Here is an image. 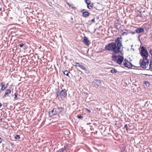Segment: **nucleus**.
<instances>
[{
  "label": "nucleus",
  "instance_id": "nucleus-1",
  "mask_svg": "<svg viewBox=\"0 0 152 152\" xmlns=\"http://www.w3.org/2000/svg\"><path fill=\"white\" fill-rule=\"evenodd\" d=\"M122 38L118 37L114 42H112L107 44L105 47V49L107 51H112V60L116 61L119 64H121L124 61V56L120 55L116 56V54L120 53L123 55L124 47L122 43Z\"/></svg>",
  "mask_w": 152,
  "mask_h": 152
},
{
  "label": "nucleus",
  "instance_id": "nucleus-2",
  "mask_svg": "<svg viewBox=\"0 0 152 152\" xmlns=\"http://www.w3.org/2000/svg\"><path fill=\"white\" fill-rule=\"evenodd\" d=\"M150 55L146 48L143 46V69L146 68L148 66L149 60L148 58Z\"/></svg>",
  "mask_w": 152,
  "mask_h": 152
},
{
  "label": "nucleus",
  "instance_id": "nucleus-3",
  "mask_svg": "<svg viewBox=\"0 0 152 152\" xmlns=\"http://www.w3.org/2000/svg\"><path fill=\"white\" fill-rule=\"evenodd\" d=\"M67 94L66 90H62L61 91L59 90L58 88L56 92V98H61V99L64 98L66 96Z\"/></svg>",
  "mask_w": 152,
  "mask_h": 152
},
{
  "label": "nucleus",
  "instance_id": "nucleus-4",
  "mask_svg": "<svg viewBox=\"0 0 152 152\" xmlns=\"http://www.w3.org/2000/svg\"><path fill=\"white\" fill-rule=\"evenodd\" d=\"M149 22L143 24V35H145L144 36L145 38H147L148 37V31L149 29Z\"/></svg>",
  "mask_w": 152,
  "mask_h": 152
},
{
  "label": "nucleus",
  "instance_id": "nucleus-5",
  "mask_svg": "<svg viewBox=\"0 0 152 152\" xmlns=\"http://www.w3.org/2000/svg\"><path fill=\"white\" fill-rule=\"evenodd\" d=\"M144 132L146 135L145 134V136H143V139H145V141H143V142H144L146 145H148V144L149 140H148V133H149V131L148 130V129H145Z\"/></svg>",
  "mask_w": 152,
  "mask_h": 152
},
{
  "label": "nucleus",
  "instance_id": "nucleus-6",
  "mask_svg": "<svg viewBox=\"0 0 152 152\" xmlns=\"http://www.w3.org/2000/svg\"><path fill=\"white\" fill-rule=\"evenodd\" d=\"M48 114L49 117H52L55 115H58L56 108H54L52 110L50 111L48 113Z\"/></svg>",
  "mask_w": 152,
  "mask_h": 152
},
{
  "label": "nucleus",
  "instance_id": "nucleus-7",
  "mask_svg": "<svg viewBox=\"0 0 152 152\" xmlns=\"http://www.w3.org/2000/svg\"><path fill=\"white\" fill-rule=\"evenodd\" d=\"M75 66L76 67H80L81 69L84 70L86 73H89L88 70L84 66L80 64L79 63H76L75 65Z\"/></svg>",
  "mask_w": 152,
  "mask_h": 152
},
{
  "label": "nucleus",
  "instance_id": "nucleus-8",
  "mask_svg": "<svg viewBox=\"0 0 152 152\" xmlns=\"http://www.w3.org/2000/svg\"><path fill=\"white\" fill-rule=\"evenodd\" d=\"M93 83H94L96 87H98L99 86H101L102 81L100 80L94 79L93 82Z\"/></svg>",
  "mask_w": 152,
  "mask_h": 152
},
{
  "label": "nucleus",
  "instance_id": "nucleus-9",
  "mask_svg": "<svg viewBox=\"0 0 152 152\" xmlns=\"http://www.w3.org/2000/svg\"><path fill=\"white\" fill-rule=\"evenodd\" d=\"M143 9H144V10H143V16L145 18H146V19H150V17L149 15H150V13L148 12L147 10H145V8H144L143 7Z\"/></svg>",
  "mask_w": 152,
  "mask_h": 152
},
{
  "label": "nucleus",
  "instance_id": "nucleus-10",
  "mask_svg": "<svg viewBox=\"0 0 152 152\" xmlns=\"http://www.w3.org/2000/svg\"><path fill=\"white\" fill-rule=\"evenodd\" d=\"M83 42L86 45L88 46L90 44V42L86 37H84L83 39Z\"/></svg>",
  "mask_w": 152,
  "mask_h": 152
},
{
  "label": "nucleus",
  "instance_id": "nucleus-11",
  "mask_svg": "<svg viewBox=\"0 0 152 152\" xmlns=\"http://www.w3.org/2000/svg\"><path fill=\"white\" fill-rule=\"evenodd\" d=\"M11 91L10 89H7L5 91V94H4L3 97L4 98H6L7 96H8L9 95V94H10Z\"/></svg>",
  "mask_w": 152,
  "mask_h": 152
},
{
  "label": "nucleus",
  "instance_id": "nucleus-12",
  "mask_svg": "<svg viewBox=\"0 0 152 152\" xmlns=\"http://www.w3.org/2000/svg\"><path fill=\"white\" fill-rule=\"evenodd\" d=\"M124 64L125 67L129 68H132L133 66L130 62L124 63Z\"/></svg>",
  "mask_w": 152,
  "mask_h": 152
},
{
  "label": "nucleus",
  "instance_id": "nucleus-13",
  "mask_svg": "<svg viewBox=\"0 0 152 152\" xmlns=\"http://www.w3.org/2000/svg\"><path fill=\"white\" fill-rule=\"evenodd\" d=\"M57 111H58V114H59L64 110V109L63 107H59L57 106L56 108Z\"/></svg>",
  "mask_w": 152,
  "mask_h": 152
},
{
  "label": "nucleus",
  "instance_id": "nucleus-14",
  "mask_svg": "<svg viewBox=\"0 0 152 152\" xmlns=\"http://www.w3.org/2000/svg\"><path fill=\"white\" fill-rule=\"evenodd\" d=\"M90 14V13L87 11H84L83 13L82 16L83 17L86 18L89 16Z\"/></svg>",
  "mask_w": 152,
  "mask_h": 152
},
{
  "label": "nucleus",
  "instance_id": "nucleus-15",
  "mask_svg": "<svg viewBox=\"0 0 152 152\" xmlns=\"http://www.w3.org/2000/svg\"><path fill=\"white\" fill-rule=\"evenodd\" d=\"M94 7V5L93 3L89 2L87 5V7L88 9L90 10L91 9Z\"/></svg>",
  "mask_w": 152,
  "mask_h": 152
},
{
  "label": "nucleus",
  "instance_id": "nucleus-16",
  "mask_svg": "<svg viewBox=\"0 0 152 152\" xmlns=\"http://www.w3.org/2000/svg\"><path fill=\"white\" fill-rule=\"evenodd\" d=\"M145 103V104H144V107H146L147 108L148 106L149 105V102L146 99H143V103Z\"/></svg>",
  "mask_w": 152,
  "mask_h": 152
},
{
  "label": "nucleus",
  "instance_id": "nucleus-17",
  "mask_svg": "<svg viewBox=\"0 0 152 152\" xmlns=\"http://www.w3.org/2000/svg\"><path fill=\"white\" fill-rule=\"evenodd\" d=\"M135 31L138 33H141L142 32V27L138 28L135 30Z\"/></svg>",
  "mask_w": 152,
  "mask_h": 152
},
{
  "label": "nucleus",
  "instance_id": "nucleus-18",
  "mask_svg": "<svg viewBox=\"0 0 152 152\" xmlns=\"http://www.w3.org/2000/svg\"><path fill=\"white\" fill-rule=\"evenodd\" d=\"M1 90L2 91H4L7 88V86H5L4 84H3L2 83H1Z\"/></svg>",
  "mask_w": 152,
  "mask_h": 152
},
{
  "label": "nucleus",
  "instance_id": "nucleus-19",
  "mask_svg": "<svg viewBox=\"0 0 152 152\" xmlns=\"http://www.w3.org/2000/svg\"><path fill=\"white\" fill-rule=\"evenodd\" d=\"M131 127V125L129 124H128L127 125V124H125L124 126V127L126 128V130L127 131L128 130H130L131 129L130 128V127Z\"/></svg>",
  "mask_w": 152,
  "mask_h": 152
},
{
  "label": "nucleus",
  "instance_id": "nucleus-20",
  "mask_svg": "<svg viewBox=\"0 0 152 152\" xmlns=\"http://www.w3.org/2000/svg\"><path fill=\"white\" fill-rule=\"evenodd\" d=\"M140 42L141 43V45L140 46V51L141 55L142 57V44L141 42Z\"/></svg>",
  "mask_w": 152,
  "mask_h": 152
},
{
  "label": "nucleus",
  "instance_id": "nucleus-21",
  "mask_svg": "<svg viewBox=\"0 0 152 152\" xmlns=\"http://www.w3.org/2000/svg\"><path fill=\"white\" fill-rule=\"evenodd\" d=\"M63 74L66 75V76L68 77H70L69 76V74L70 73L67 70H64L63 72Z\"/></svg>",
  "mask_w": 152,
  "mask_h": 152
},
{
  "label": "nucleus",
  "instance_id": "nucleus-22",
  "mask_svg": "<svg viewBox=\"0 0 152 152\" xmlns=\"http://www.w3.org/2000/svg\"><path fill=\"white\" fill-rule=\"evenodd\" d=\"M152 65V60H150V61L149 69H147L146 70H149V69L151 71H152V68L151 67Z\"/></svg>",
  "mask_w": 152,
  "mask_h": 152
},
{
  "label": "nucleus",
  "instance_id": "nucleus-23",
  "mask_svg": "<svg viewBox=\"0 0 152 152\" xmlns=\"http://www.w3.org/2000/svg\"><path fill=\"white\" fill-rule=\"evenodd\" d=\"M144 84L147 87H149L150 85V83L148 81H145L144 82Z\"/></svg>",
  "mask_w": 152,
  "mask_h": 152
},
{
  "label": "nucleus",
  "instance_id": "nucleus-24",
  "mask_svg": "<svg viewBox=\"0 0 152 152\" xmlns=\"http://www.w3.org/2000/svg\"><path fill=\"white\" fill-rule=\"evenodd\" d=\"M117 70L115 68H113L110 71V72L112 73H115L117 72Z\"/></svg>",
  "mask_w": 152,
  "mask_h": 152
},
{
  "label": "nucleus",
  "instance_id": "nucleus-25",
  "mask_svg": "<svg viewBox=\"0 0 152 152\" xmlns=\"http://www.w3.org/2000/svg\"><path fill=\"white\" fill-rule=\"evenodd\" d=\"M149 20L150 19H146V18H143V22H147H147H149Z\"/></svg>",
  "mask_w": 152,
  "mask_h": 152
},
{
  "label": "nucleus",
  "instance_id": "nucleus-26",
  "mask_svg": "<svg viewBox=\"0 0 152 152\" xmlns=\"http://www.w3.org/2000/svg\"><path fill=\"white\" fill-rule=\"evenodd\" d=\"M20 135H16L15 136V139L16 140H17L20 139Z\"/></svg>",
  "mask_w": 152,
  "mask_h": 152
},
{
  "label": "nucleus",
  "instance_id": "nucleus-27",
  "mask_svg": "<svg viewBox=\"0 0 152 152\" xmlns=\"http://www.w3.org/2000/svg\"><path fill=\"white\" fill-rule=\"evenodd\" d=\"M77 118L80 119H82L83 118V116L81 115H78L77 116Z\"/></svg>",
  "mask_w": 152,
  "mask_h": 152
},
{
  "label": "nucleus",
  "instance_id": "nucleus-28",
  "mask_svg": "<svg viewBox=\"0 0 152 152\" xmlns=\"http://www.w3.org/2000/svg\"><path fill=\"white\" fill-rule=\"evenodd\" d=\"M145 144V145L143 146V150H144V149H147V145H146L145 144V143H143V144Z\"/></svg>",
  "mask_w": 152,
  "mask_h": 152
},
{
  "label": "nucleus",
  "instance_id": "nucleus-29",
  "mask_svg": "<svg viewBox=\"0 0 152 152\" xmlns=\"http://www.w3.org/2000/svg\"><path fill=\"white\" fill-rule=\"evenodd\" d=\"M140 66L142 68V59H141L140 60Z\"/></svg>",
  "mask_w": 152,
  "mask_h": 152
},
{
  "label": "nucleus",
  "instance_id": "nucleus-30",
  "mask_svg": "<svg viewBox=\"0 0 152 152\" xmlns=\"http://www.w3.org/2000/svg\"><path fill=\"white\" fill-rule=\"evenodd\" d=\"M69 7H71L73 9L75 8V7H74V5L72 4H71L70 5Z\"/></svg>",
  "mask_w": 152,
  "mask_h": 152
},
{
  "label": "nucleus",
  "instance_id": "nucleus-31",
  "mask_svg": "<svg viewBox=\"0 0 152 152\" xmlns=\"http://www.w3.org/2000/svg\"><path fill=\"white\" fill-rule=\"evenodd\" d=\"M85 1L86 3L87 4V5L89 3V2H91V1L89 0H85Z\"/></svg>",
  "mask_w": 152,
  "mask_h": 152
},
{
  "label": "nucleus",
  "instance_id": "nucleus-32",
  "mask_svg": "<svg viewBox=\"0 0 152 152\" xmlns=\"http://www.w3.org/2000/svg\"><path fill=\"white\" fill-rule=\"evenodd\" d=\"M17 95H18V94L17 93H15V94H14V95H15L14 99H17Z\"/></svg>",
  "mask_w": 152,
  "mask_h": 152
},
{
  "label": "nucleus",
  "instance_id": "nucleus-33",
  "mask_svg": "<svg viewBox=\"0 0 152 152\" xmlns=\"http://www.w3.org/2000/svg\"><path fill=\"white\" fill-rule=\"evenodd\" d=\"M64 149H63L62 148H61V149L59 150V152H64Z\"/></svg>",
  "mask_w": 152,
  "mask_h": 152
},
{
  "label": "nucleus",
  "instance_id": "nucleus-34",
  "mask_svg": "<svg viewBox=\"0 0 152 152\" xmlns=\"http://www.w3.org/2000/svg\"><path fill=\"white\" fill-rule=\"evenodd\" d=\"M124 62H123V63H126V62H129V61H128V60L126 58H125L124 60Z\"/></svg>",
  "mask_w": 152,
  "mask_h": 152
},
{
  "label": "nucleus",
  "instance_id": "nucleus-35",
  "mask_svg": "<svg viewBox=\"0 0 152 152\" xmlns=\"http://www.w3.org/2000/svg\"><path fill=\"white\" fill-rule=\"evenodd\" d=\"M143 79H145L146 80H150V78L149 77H145V78Z\"/></svg>",
  "mask_w": 152,
  "mask_h": 152
},
{
  "label": "nucleus",
  "instance_id": "nucleus-36",
  "mask_svg": "<svg viewBox=\"0 0 152 152\" xmlns=\"http://www.w3.org/2000/svg\"><path fill=\"white\" fill-rule=\"evenodd\" d=\"M19 45L20 47H22L23 45V44L22 43H20L19 44Z\"/></svg>",
  "mask_w": 152,
  "mask_h": 152
},
{
  "label": "nucleus",
  "instance_id": "nucleus-37",
  "mask_svg": "<svg viewBox=\"0 0 152 152\" xmlns=\"http://www.w3.org/2000/svg\"><path fill=\"white\" fill-rule=\"evenodd\" d=\"M9 143H10V144L12 146V148L13 147V145H14V144L13 143H12V142H10V141H9Z\"/></svg>",
  "mask_w": 152,
  "mask_h": 152
},
{
  "label": "nucleus",
  "instance_id": "nucleus-38",
  "mask_svg": "<svg viewBox=\"0 0 152 152\" xmlns=\"http://www.w3.org/2000/svg\"><path fill=\"white\" fill-rule=\"evenodd\" d=\"M142 128L141 127L139 128L138 129V131L139 132H140V131H142Z\"/></svg>",
  "mask_w": 152,
  "mask_h": 152
},
{
  "label": "nucleus",
  "instance_id": "nucleus-39",
  "mask_svg": "<svg viewBox=\"0 0 152 152\" xmlns=\"http://www.w3.org/2000/svg\"><path fill=\"white\" fill-rule=\"evenodd\" d=\"M127 34H128V33L126 32H124L122 34L123 35H127Z\"/></svg>",
  "mask_w": 152,
  "mask_h": 152
},
{
  "label": "nucleus",
  "instance_id": "nucleus-40",
  "mask_svg": "<svg viewBox=\"0 0 152 152\" xmlns=\"http://www.w3.org/2000/svg\"><path fill=\"white\" fill-rule=\"evenodd\" d=\"M149 52L151 56H152V50L151 49H150Z\"/></svg>",
  "mask_w": 152,
  "mask_h": 152
},
{
  "label": "nucleus",
  "instance_id": "nucleus-41",
  "mask_svg": "<svg viewBox=\"0 0 152 152\" xmlns=\"http://www.w3.org/2000/svg\"><path fill=\"white\" fill-rule=\"evenodd\" d=\"M143 152H149V151H148L147 149H144V151H143Z\"/></svg>",
  "mask_w": 152,
  "mask_h": 152
},
{
  "label": "nucleus",
  "instance_id": "nucleus-42",
  "mask_svg": "<svg viewBox=\"0 0 152 152\" xmlns=\"http://www.w3.org/2000/svg\"><path fill=\"white\" fill-rule=\"evenodd\" d=\"M143 75H145L146 76H152V75H148V74H143Z\"/></svg>",
  "mask_w": 152,
  "mask_h": 152
},
{
  "label": "nucleus",
  "instance_id": "nucleus-43",
  "mask_svg": "<svg viewBox=\"0 0 152 152\" xmlns=\"http://www.w3.org/2000/svg\"><path fill=\"white\" fill-rule=\"evenodd\" d=\"M67 146H68L67 145H64V148H62L63 149H64V150H65V149H66V148H67Z\"/></svg>",
  "mask_w": 152,
  "mask_h": 152
},
{
  "label": "nucleus",
  "instance_id": "nucleus-44",
  "mask_svg": "<svg viewBox=\"0 0 152 152\" xmlns=\"http://www.w3.org/2000/svg\"><path fill=\"white\" fill-rule=\"evenodd\" d=\"M91 20L92 22H94L95 21V18H93V19H92Z\"/></svg>",
  "mask_w": 152,
  "mask_h": 152
},
{
  "label": "nucleus",
  "instance_id": "nucleus-45",
  "mask_svg": "<svg viewBox=\"0 0 152 152\" xmlns=\"http://www.w3.org/2000/svg\"><path fill=\"white\" fill-rule=\"evenodd\" d=\"M86 110H87V111L88 113H91V111L89 109H86Z\"/></svg>",
  "mask_w": 152,
  "mask_h": 152
},
{
  "label": "nucleus",
  "instance_id": "nucleus-46",
  "mask_svg": "<svg viewBox=\"0 0 152 152\" xmlns=\"http://www.w3.org/2000/svg\"><path fill=\"white\" fill-rule=\"evenodd\" d=\"M3 139L1 138L0 137V143H1Z\"/></svg>",
  "mask_w": 152,
  "mask_h": 152
},
{
  "label": "nucleus",
  "instance_id": "nucleus-47",
  "mask_svg": "<svg viewBox=\"0 0 152 152\" xmlns=\"http://www.w3.org/2000/svg\"><path fill=\"white\" fill-rule=\"evenodd\" d=\"M86 10L84 9H83L82 10V11H81V12L82 13H83V12H84V11H85Z\"/></svg>",
  "mask_w": 152,
  "mask_h": 152
},
{
  "label": "nucleus",
  "instance_id": "nucleus-48",
  "mask_svg": "<svg viewBox=\"0 0 152 152\" xmlns=\"http://www.w3.org/2000/svg\"><path fill=\"white\" fill-rule=\"evenodd\" d=\"M140 15L138 14V15L140 16L141 17L142 15H141V13L140 12Z\"/></svg>",
  "mask_w": 152,
  "mask_h": 152
},
{
  "label": "nucleus",
  "instance_id": "nucleus-49",
  "mask_svg": "<svg viewBox=\"0 0 152 152\" xmlns=\"http://www.w3.org/2000/svg\"><path fill=\"white\" fill-rule=\"evenodd\" d=\"M67 4H68V5L69 7V6L70 5H71V4H69V3H67Z\"/></svg>",
  "mask_w": 152,
  "mask_h": 152
},
{
  "label": "nucleus",
  "instance_id": "nucleus-50",
  "mask_svg": "<svg viewBox=\"0 0 152 152\" xmlns=\"http://www.w3.org/2000/svg\"><path fill=\"white\" fill-rule=\"evenodd\" d=\"M144 125H145V123H143V128H144Z\"/></svg>",
  "mask_w": 152,
  "mask_h": 152
},
{
  "label": "nucleus",
  "instance_id": "nucleus-51",
  "mask_svg": "<svg viewBox=\"0 0 152 152\" xmlns=\"http://www.w3.org/2000/svg\"><path fill=\"white\" fill-rule=\"evenodd\" d=\"M8 83H7L6 85H5V86H7H7H8Z\"/></svg>",
  "mask_w": 152,
  "mask_h": 152
},
{
  "label": "nucleus",
  "instance_id": "nucleus-52",
  "mask_svg": "<svg viewBox=\"0 0 152 152\" xmlns=\"http://www.w3.org/2000/svg\"><path fill=\"white\" fill-rule=\"evenodd\" d=\"M2 8H0V11L1 10Z\"/></svg>",
  "mask_w": 152,
  "mask_h": 152
},
{
  "label": "nucleus",
  "instance_id": "nucleus-53",
  "mask_svg": "<svg viewBox=\"0 0 152 152\" xmlns=\"http://www.w3.org/2000/svg\"><path fill=\"white\" fill-rule=\"evenodd\" d=\"M135 33H134V32H132V34H134Z\"/></svg>",
  "mask_w": 152,
  "mask_h": 152
},
{
  "label": "nucleus",
  "instance_id": "nucleus-54",
  "mask_svg": "<svg viewBox=\"0 0 152 152\" xmlns=\"http://www.w3.org/2000/svg\"><path fill=\"white\" fill-rule=\"evenodd\" d=\"M25 56H25V55H23V57H25Z\"/></svg>",
  "mask_w": 152,
  "mask_h": 152
},
{
  "label": "nucleus",
  "instance_id": "nucleus-55",
  "mask_svg": "<svg viewBox=\"0 0 152 152\" xmlns=\"http://www.w3.org/2000/svg\"><path fill=\"white\" fill-rule=\"evenodd\" d=\"M132 46H133V45H132L131 46V47H132Z\"/></svg>",
  "mask_w": 152,
  "mask_h": 152
},
{
  "label": "nucleus",
  "instance_id": "nucleus-56",
  "mask_svg": "<svg viewBox=\"0 0 152 152\" xmlns=\"http://www.w3.org/2000/svg\"><path fill=\"white\" fill-rule=\"evenodd\" d=\"M143 117L144 116V114H143Z\"/></svg>",
  "mask_w": 152,
  "mask_h": 152
},
{
  "label": "nucleus",
  "instance_id": "nucleus-57",
  "mask_svg": "<svg viewBox=\"0 0 152 152\" xmlns=\"http://www.w3.org/2000/svg\"><path fill=\"white\" fill-rule=\"evenodd\" d=\"M65 57H66V58L67 57H66V56Z\"/></svg>",
  "mask_w": 152,
  "mask_h": 152
},
{
  "label": "nucleus",
  "instance_id": "nucleus-58",
  "mask_svg": "<svg viewBox=\"0 0 152 152\" xmlns=\"http://www.w3.org/2000/svg\"><path fill=\"white\" fill-rule=\"evenodd\" d=\"M84 0L85 1V0Z\"/></svg>",
  "mask_w": 152,
  "mask_h": 152
}]
</instances>
